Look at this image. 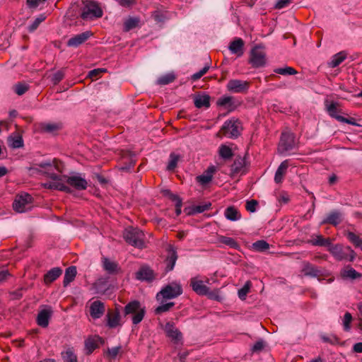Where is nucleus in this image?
Here are the masks:
<instances>
[{
	"label": "nucleus",
	"instance_id": "obj_1",
	"mask_svg": "<svg viewBox=\"0 0 362 362\" xmlns=\"http://www.w3.org/2000/svg\"><path fill=\"white\" fill-rule=\"evenodd\" d=\"M53 160L52 163H44L40 165L41 173L47 175L52 179L51 181L43 184L45 188L58 189L60 191L69 192V188L64 183L62 175H59L60 172L58 164Z\"/></svg>",
	"mask_w": 362,
	"mask_h": 362
},
{
	"label": "nucleus",
	"instance_id": "obj_2",
	"mask_svg": "<svg viewBox=\"0 0 362 362\" xmlns=\"http://www.w3.org/2000/svg\"><path fill=\"white\" fill-rule=\"evenodd\" d=\"M297 147V141L293 133L284 131L281 133L277 151L281 156L291 155Z\"/></svg>",
	"mask_w": 362,
	"mask_h": 362
},
{
	"label": "nucleus",
	"instance_id": "obj_3",
	"mask_svg": "<svg viewBox=\"0 0 362 362\" xmlns=\"http://www.w3.org/2000/svg\"><path fill=\"white\" fill-rule=\"evenodd\" d=\"M103 11L98 4L93 0H83V8L80 14L81 18L85 21L93 20L100 18Z\"/></svg>",
	"mask_w": 362,
	"mask_h": 362
},
{
	"label": "nucleus",
	"instance_id": "obj_4",
	"mask_svg": "<svg viewBox=\"0 0 362 362\" xmlns=\"http://www.w3.org/2000/svg\"><path fill=\"white\" fill-rule=\"evenodd\" d=\"M124 238L129 244L135 247L141 249L146 247L144 234L139 228L132 227L126 228Z\"/></svg>",
	"mask_w": 362,
	"mask_h": 362
},
{
	"label": "nucleus",
	"instance_id": "obj_5",
	"mask_svg": "<svg viewBox=\"0 0 362 362\" xmlns=\"http://www.w3.org/2000/svg\"><path fill=\"white\" fill-rule=\"evenodd\" d=\"M241 129L242 127L240 121L235 119H230L224 122L218 134H221L228 138L234 139L237 138L240 135Z\"/></svg>",
	"mask_w": 362,
	"mask_h": 362
},
{
	"label": "nucleus",
	"instance_id": "obj_6",
	"mask_svg": "<svg viewBox=\"0 0 362 362\" xmlns=\"http://www.w3.org/2000/svg\"><path fill=\"white\" fill-rule=\"evenodd\" d=\"M329 251L337 260H348L352 262L355 258V252L349 246L344 247L340 245H332Z\"/></svg>",
	"mask_w": 362,
	"mask_h": 362
},
{
	"label": "nucleus",
	"instance_id": "obj_7",
	"mask_svg": "<svg viewBox=\"0 0 362 362\" xmlns=\"http://www.w3.org/2000/svg\"><path fill=\"white\" fill-rule=\"evenodd\" d=\"M125 315H132V320L133 324L137 325L143 320L145 310L141 307L139 302L132 301L128 303L124 308Z\"/></svg>",
	"mask_w": 362,
	"mask_h": 362
},
{
	"label": "nucleus",
	"instance_id": "obj_8",
	"mask_svg": "<svg viewBox=\"0 0 362 362\" xmlns=\"http://www.w3.org/2000/svg\"><path fill=\"white\" fill-rule=\"evenodd\" d=\"M32 197L28 194H22L16 196L13 208L18 213H23L32 209Z\"/></svg>",
	"mask_w": 362,
	"mask_h": 362
},
{
	"label": "nucleus",
	"instance_id": "obj_9",
	"mask_svg": "<svg viewBox=\"0 0 362 362\" xmlns=\"http://www.w3.org/2000/svg\"><path fill=\"white\" fill-rule=\"evenodd\" d=\"M182 288L180 284L177 283H172L164 288L157 294L158 300L160 298L164 299H172L177 297L182 293Z\"/></svg>",
	"mask_w": 362,
	"mask_h": 362
},
{
	"label": "nucleus",
	"instance_id": "obj_10",
	"mask_svg": "<svg viewBox=\"0 0 362 362\" xmlns=\"http://www.w3.org/2000/svg\"><path fill=\"white\" fill-rule=\"evenodd\" d=\"M250 62L255 68L265 65L266 54L261 47L256 46L252 49Z\"/></svg>",
	"mask_w": 362,
	"mask_h": 362
},
{
	"label": "nucleus",
	"instance_id": "obj_11",
	"mask_svg": "<svg viewBox=\"0 0 362 362\" xmlns=\"http://www.w3.org/2000/svg\"><path fill=\"white\" fill-rule=\"evenodd\" d=\"M64 183L67 182L78 190L86 189L88 183L86 179L79 173H74L70 176H62Z\"/></svg>",
	"mask_w": 362,
	"mask_h": 362
},
{
	"label": "nucleus",
	"instance_id": "obj_12",
	"mask_svg": "<svg viewBox=\"0 0 362 362\" xmlns=\"http://www.w3.org/2000/svg\"><path fill=\"white\" fill-rule=\"evenodd\" d=\"M250 87L249 82L239 79L229 80L226 88L228 91L234 93H246Z\"/></svg>",
	"mask_w": 362,
	"mask_h": 362
},
{
	"label": "nucleus",
	"instance_id": "obj_13",
	"mask_svg": "<svg viewBox=\"0 0 362 362\" xmlns=\"http://www.w3.org/2000/svg\"><path fill=\"white\" fill-rule=\"evenodd\" d=\"M52 314V310L50 307H45L40 311L37 317V325L42 327H47Z\"/></svg>",
	"mask_w": 362,
	"mask_h": 362
},
{
	"label": "nucleus",
	"instance_id": "obj_14",
	"mask_svg": "<svg viewBox=\"0 0 362 362\" xmlns=\"http://www.w3.org/2000/svg\"><path fill=\"white\" fill-rule=\"evenodd\" d=\"M216 104L228 112H231L237 107V104L232 96L224 95L218 99Z\"/></svg>",
	"mask_w": 362,
	"mask_h": 362
},
{
	"label": "nucleus",
	"instance_id": "obj_15",
	"mask_svg": "<svg viewBox=\"0 0 362 362\" xmlns=\"http://www.w3.org/2000/svg\"><path fill=\"white\" fill-rule=\"evenodd\" d=\"M91 35L92 33L89 31L78 34L68 40L67 45L71 47H77L85 42L91 36Z\"/></svg>",
	"mask_w": 362,
	"mask_h": 362
},
{
	"label": "nucleus",
	"instance_id": "obj_16",
	"mask_svg": "<svg viewBox=\"0 0 362 362\" xmlns=\"http://www.w3.org/2000/svg\"><path fill=\"white\" fill-rule=\"evenodd\" d=\"M164 330L166 335L175 342H179L182 340L181 332L174 326L171 322H167L164 326Z\"/></svg>",
	"mask_w": 362,
	"mask_h": 362
},
{
	"label": "nucleus",
	"instance_id": "obj_17",
	"mask_svg": "<svg viewBox=\"0 0 362 362\" xmlns=\"http://www.w3.org/2000/svg\"><path fill=\"white\" fill-rule=\"evenodd\" d=\"M217 168L214 165L209 166L202 175L197 177V180L202 185H206L209 183L216 172Z\"/></svg>",
	"mask_w": 362,
	"mask_h": 362
},
{
	"label": "nucleus",
	"instance_id": "obj_18",
	"mask_svg": "<svg viewBox=\"0 0 362 362\" xmlns=\"http://www.w3.org/2000/svg\"><path fill=\"white\" fill-rule=\"evenodd\" d=\"M191 286L193 291L199 295H207L209 293V288L204 284L203 281L197 277L191 279Z\"/></svg>",
	"mask_w": 362,
	"mask_h": 362
},
{
	"label": "nucleus",
	"instance_id": "obj_19",
	"mask_svg": "<svg viewBox=\"0 0 362 362\" xmlns=\"http://www.w3.org/2000/svg\"><path fill=\"white\" fill-rule=\"evenodd\" d=\"M105 312L104 304L99 301L95 300L93 302L90 306V314L92 317L95 319L100 318Z\"/></svg>",
	"mask_w": 362,
	"mask_h": 362
},
{
	"label": "nucleus",
	"instance_id": "obj_20",
	"mask_svg": "<svg viewBox=\"0 0 362 362\" xmlns=\"http://www.w3.org/2000/svg\"><path fill=\"white\" fill-rule=\"evenodd\" d=\"M341 276L344 279L354 280L361 276V274L350 267H344L340 272Z\"/></svg>",
	"mask_w": 362,
	"mask_h": 362
},
{
	"label": "nucleus",
	"instance_id": "obj_21",
	"mask_svg": "<svg viewBox=\"0 0 362 362\" xmlns=\"http://www.w3.org/2000/svg\"><path fill=\"white\" fill-rule=\"evenodd\" d=\"M243 40L241 38H237L230 42L229 49L233 54H236L240 57L243 54Z\"/></svg>",
	"mask_w": 362,
	"mask_h": 362
},
{
	"label": "nucleus",
	"instance_id": "obj_22",
	"mask_svg": "<svg viewBox=\"0 0 362 362\" xmlns=\"http://www.w3.org/2000/svg\"><path fill=\"white\" fill-rule=\"evenodd\" d=\"M233 145H221L219 147V155L222 158H230L236 156Z\"/></svg>",
	"mask_w": 362,
	"mask_h": 362
},
{
	"label": "nucleus",
	"instance_id": "obj_23",
	"mask_svg": "<svg viewBox=\"0 0 362 362\" xmlns=\"http://www.w3.org/2000/svg\"><path fill=\"white\" fill-rule=\"evenodd\" d=\"M325 105L326 110L327 111L329 116L335 118L338 120V117H342V116L338 115V103L335 102H330L328 100H325Z\"/></svg>",
	"mask_w": 362,
	"mask_h": 362
},
{
	"label": "nucleus",
	"instance_id": "obj_24",
	"mask_svg": "<svg viewBox=\"0 0 362 362\" xmlns=\"http://www.w3.org/2000/svg\"><path fill=\"white\" fill-rule=\"evenodd\" d=\"M177 259V256L176 252L173 250V247H170L168 250V255L166 259V270L168 272L173 269Z\"/></svg>",
	"mask_w": 362,
	"mask_h": 362
},
{
	"label": "nucleus",
	"instance_id": "obj_25",
	"mask_svg": "<svg viewBox=\"0 0 362 362\" xmlns=\"http://www.w3.org/2000/svg\"><path fill=\"white\" fill-rule=\"evenodd\" d=\"M62 269L59 267H54L50 269L45 275L44 280L45 284H50L51 282L56 280L62 274Z\"/></svg>",
	"mask_w": 362,
	"mask_h": 362
},
{
	"label": "nucleus",
	"instance_id": "obj_26",
	"mask_svg": "<svg viewBox=\"0 0 362 362\" xmlns=\"http://www.w3.org/2000/svg\"><path fill=\"white\" fill-rule=\"evenodd\" d=\"M341 221V214L338 211L330 213L321 223H330L334 226L339 224Z\"/></svg>",
	"mask_w": 362,
	"mask_h": 362
},
{
	"label": "nucleus",
	"instance_id": "obj_27",
	"mask_svg": "<svg viewBox=\"0 0 362 362\" xmlns=\"http://www.w3.org/2000/svg\"><path fill=\"white\" fill-rule=\"evenodd\" d=\"M288 167V163L286 160L283 161L279 167L278 168L277 170L276 171L275 176H274V181L276 183H280L282 180L284 174L286 172V170Z\"/></svg>",
	"mask_w": 362,
	"mask_h": 362
},
{
	"label": "nucleus",
	"instance_id": "obj_28",
	"mask_svg": "<svg viewBox=\"0 0 362 362\" xmlns=\"http://www.w3.org/2000/svg\"><path fill=\"white\" fill-rule=\"evenodd\" d=\"M194 105L197 108L209 107L210 105V97L208 95L196 96L194 98Z\"/></svg>",
	"mask_w": 362,
	"mask_h": 362
},
{
	"label": "nucleus",
	"instance_id": "obj_29",
	"mask_svg": "<svg viewBox=\"0 0 362 362\" xmlns=\"http://www.w3.org/2000/svg\"><path fill=\"white\" fill-rule=\"evenodd\" d=\"M103 267L104 269L109 274H114L118 270V266L117 263L106 257L103 258Z\"/></svg>",
	"mask_w": 362,
	"mask_h": 362
},
{
	"label": "nucleus",
	"instance_id": "obj_30",
	"mask_svg": "<svg viewBox=\"0 0 362 362\" xmlns=\"http://www.w3.org/2000/svg\"><path fill=\"white\" fill-rule=\"evenodd\" d=\"M224 215L228 220L235 221L240 218V212L233 206H229L225 210Z\"/></svg>",
	"mask_w": 362,
	"mask_h": 362
},
{
	"label": "nucleus",
	"instance_id": "obj_31",
	"mask_svg": "<svg viewBox=\"0 0 362 362\" xmlns=\"http://www.w3.org/2000/svg\"><path fill=\"white\" fill-rule=\"evenodd\" d=\"M137 279L139 280H151L153 278L152 270L148 267L141 268L136 274Z\"/></svg>",
	"mask_w": 362,
	"mask_h": 362
},
{
	"label": "nucleus",
	"instance_id": "obj_32",
	"mask_svg": "<svg viewBox=\"0 0 362 362\" xmlns=\"http://www.w3.org/2000/svg\"><path fill=\"white\" fill-rule=\"evenodd\" d=\"M303 272L305 275L313 277L317 276L321 274L320 271L317 267L310 263H305L304 264Z\"/></svg>",
	"mask_w": 362,
	"mask_h": 362
},
{
	"label": "nucleus",
	"instance_id": "obj_33",
	"mask_svg": "<svg viewBox=\"0 0 362 362\" xmlns=\"http://www.w3.org/2000/svg\"><path fill=\"white\" fill-rule=\"evenodd\" d=\"M76 275V269L75 267H70L66 269L64 278V286H66L69 284L75 278Z\"/></svg>",
	"mask_w": 362,
	"mask_h": 362
},
{
	"label": "nucleus",
	"instance_id": "obj_34",
	"mask_svg": "<svg viewBox=\"0 0 362 362\" xmlns=\"http://www.w3.org/2000/svg\"><path fill=\"white\" fill-rule=\"evenodd\" d=\"M346 57V55L344 52H339L334 55L329 62V66L332 68L337 67L339 66Z\"/></svg>",
	"mask_w": 362,
	"mask_h": 362
},
{
	"label": "nucleus",
	"instance_id": "obj_35",
	"mask_svg": "<svg viewBox=\"0 0 362 362\" xmlns=\"http://www.w3.org/2000/svg\"><path fill=\"white\" fill-rule=\"evenodd\" d=\"M140 23L139 18L129 17L124 23V30L125 31H129L130 30L137 27Z\"/></svg>",
	"mask_w": 362,
	"mask_h": 362
},
{
	"label": "nucleus",
	"instance_id": "obj_36",
	"mask_svg": "<svg viewBox=\"0 0 362 362\" xmlns=\"http://www.w3.org/2000/svg\"><path fill=\"white\" fill-rule=\"evenodd\" d=\"M8 143L10 146L13 148H19L21 147L23 144V141L22 137L18 134H15L10 136L8 138Z\"/></svg>",
	"mask_w": 362,
	"mask_h": 362
},
{
	"label": "nucleus",
	"instance_id": "obj_37",
	"mask_svg": "<svg viewBox=\"0 0 362 362\" xmlns=\"http://www.w3.org/2000/svg\"><path fill=\"white\" fill-rule=\"evenodd\" d=\"M41 128L45 132L54 133L61 128V126L57 123H45L42 124Z\"/></svg>",
	"mask_w": 362,
	"mask_h": 362
},
{
	"label": "nucleus",
	"instance_id": "obj_38",
	"mask_svg": "<svg viewBox=\"0 0 362 362\" xmlns=\"http://www.w3.org/2000/svg\"><path fill=\"white\" fill-rule=\"evenodd\" d=\"M246 160H234L233 163L231 165V172L238 173L243 170Z\"/></svg>",
	"mask_w": 362,
	"mask_h": 362
},
{
	"label": "nucleus",
	"instance_id": "obj_39",
	"mask_svg": "<svg viewBox=\"0 0 362 362\" xmlns=\"http://www.w3.org/2000/svg\"><path fill=\"white\" fill-rule=\"evenodd\" d=\"M352 320L353 318L351 313L346 312L341 319V324L344 331L349 332L351 330V323Z\"/></svg>",
	"mask_w": 362,
	"mask_h": 362
},
{
	"label": "nucleus",
	"instance_id": "obj_40",
	"mask_svg": "<svg viewBox=\"0 0 362 362\" xmlns=\"http://www.w3.org/2000/svg\"><path fill=\"white\" fill-rule=\"evenodd\" d=\"M62 356L64 362H77L76 356L71 349H68L64 352H62Z\"/></svg>",
	"mask_w": 362,
	"mask_h": 362
},
{
	"label": "nucleus",
	"instance_id": "obj_41",
	"mask_svg": "<svg viewBox=\"0 0 362 362\" xmlns=\"http://www.w3.org/2000/svg\"><path fill=\"white\" fill-rule=\"evenodd\" d=\"M175 78L174 74L169 73L161 76L158 78V83L160 85H167L172 83Z\"/></svg>",
	"mask_w": 362,
	"mask_h": 362
},
{
	"label": "nucleus",
	"instance_id": "obj_42",
	"mask_svg": "<svg viewBox=\"0 0 362 362\" xmlns=\"http://www.w3.org/2000/svg\"><path fill=\"white\" fill-rule=\"evenodd\" d=\"M252 248L257 252H264L269 248V245L264 240H258L252 244Z\"/></svg>",
	"mask_w": 362,
	"mask_h": 362
},
{
	"label": "nucleus",
	"instance_id": "obj_43",
	"mask_svg": "<svg viewBox=\"0 0 362 362\" xmlns=\"http://www.w3.org/2000/svg\"><path fill=\"white\" fill-rule=\"evenodd\" d=\"M120 317L117 313H115L108 315L107 324L110 327H115L119 325Z\"/></svg>",
	"mask_w": 362,
	"mask_h": 362
},
{
	"label": "nucleus",
	"instance_id": "obj_44",
	"mask_svg": "<svg viewBox=\"0 0 362 362\" xmlns=\"http://www.w3.org/2000/svg\"><path fill=\"white\" fill-rule=\"evenodd\" d=\"M274 72L281 75H294L297 74V71L291 66L277 68L274 69Z\"/></svg>",
	"mask_w": 362,
	"mask_h": 362
},
{
	"label": "nucleus",
	"instance_id": "obj_45",
	"mask_svg": "<svg viewBox=\"0 0 362 362\" xmlns=\"http://www.w3.org/2000/svg\"><path fill=\"white\" fill-rule=\"evenodd\" d=\"M348 239L357 247L362 250V239L354 233H349L347 235Z\"/></svg>",
	"mask_w": 362,
	"mask_h": 362
},
{
	"label": "nucleus",
	"instance_id": "obj_46",
	"mask_svg": "<svg viewBox=\"0 0 362 362\" xmlns=\"http://www.w3.org/2000/svg\"><path fill=\"white\" fill-rule=\"evenodd\" d=\"M251 284L250 281H247L243 288L238 290V297L241 300H245L247 294L249 293L250 289Z\"/></svg>",
	"mask_w": 362,
	"mask_h": 362
},
{
	"label": "nucleus",
	"instance_id": "obj_47",
	"mask_svg": "<svg viewBox=\"0 0 362 362\" xmlns=\"http://www.w3.org/2000/svg\"><path fill=\"white\" fill-rule=\"evenodd\" d=\"M45 19V16L42 14L40 15L38 17H37L33 23L28 27V30L30 32H33L35 30L39 25L44 21Z\"/></svg>",
	"mask_w": 362,
	"mask_h": 362
},
{
	"label": "nucleus",
	"instance_id": "obj_48",
	"mask_svg": "<svg viewBox=\"0 0 362 362\" xmlns=\"http://www.w3.org/2000/svg\"><path fill=\"white\" fill-rule=\"evenodd\" d=\"M220 241L222 243L228 245L233 248H235L238 247V243H236V241L234 239L229 237L222 236L220 238Z\"/></svg>",
	"mask_w": 362,
	"mask_h": 362
},
{
	"label": "nucleus",
	"instance_id": "obj_49",
	"mask_svg": "<svg viewBox=\"0 0 362 362\" xmlns=\"http://www.w3.org/2000/svg\"><path fill=\"white\" fill-rule=\"evenodd\" d=\"M85 346L88 352L90 353L97 347V341L93 338H88L86 340Z\"/></svg>",
	"mask_w": 362,
	"mask_h": 362
},
{
	"label": "nucleus",
	"instance_id": "obj_50",
	"mask_svg": "<svg viewBox=\"0 0 362 362\" xmlns=\"http://www.w3.org/2000/svg\"><path fill=\"white\" fill-rule=\"evenodd\" d=\"M266 346V342L263 339L258 340L252 347V351L253 353L260 352Z\"/></svg>",
	"mask_w": 362,
	"mask_h": 362
},
{
	"label": "nucleus",
	"instance_id": "obj_51",
	"mask_svg": "<svg viewBox=\"0 0 362 362\" xmlns=\"http://www.w3.org/2000/svg\"><path fill=\"white\" fill-rule=\"evenodd\" d=\"M28 90V86L24 83H18L14 86V91L18 95H23Z\"/></svg>",
	"mask_w": 362,
	"mask_h": 362
},
{
	"label": "nucleus",
	"instance_id": "obj_52",
	"mask_svg": "<svg viewBox=\"0 0 362 362\" xmlns=\"http://www.w3.org/2000/svg\"><path fill=\"white\" fill-rule=\"evenodd\" d=\"M174 305V303H165V304H163L160 306H158L155 312L156 314H160L162 313H164V312H167L168 310H169Z\"/></svg>",
	"mask_w": 362,
	"mask_h": 362
},
{
	"label": "nucleus",
	"instance_id": "obj_53",
	"mask_svg": "<svg viewBox=\"0 0 362 362\" xmlns=\"http://www.w3.org/2000/svg\"><path fill=\"white\" fill-rule=\"evenodd\" d=\"M209 69V66L208 65H206L204 68H202L199 71L194 74L192 76V79L194 81H197L202 76H203Z\"/></svg>",
	"mask_w": 362,
	"mask_h": 362
},
{
	"label": "nucleus",
	"instance_id": "obj_54",
	"mask_svg": "<svg viewBox=\"0 0 362 362\" xmlns=\"http://www.w3.org/2000/svg\"><path fill=\"white\" fill-rule=\"evenodd\" d=\"M64 76V72L62 71H58L52 75L51 80L54 84H57L63 79Z\"/></svg>",
	"mask_w": 362,
	"mask_h": 362
},
{
	"label": "nucleus",
	"instance_id": "obj_55",
	"mask_svg": "<svg viewBox=\"0 0 362 362\" xmlns=\"http://www.w3.org/2000/svg\"><path fill=\"white\" fill-rule=\"evenodd\" d=\"M104 71H105V69H95L91 70L88 73V76L92 80H95L98 78V76L101 74V73H103Z\"/></svg>",
	"mask_w": 362,
	"mask_h": 362
},
{
	"label": "nucleus",
	"instance_id": "obj_56",
	"mask_svg": "<svg viewBox=\"0 0 362 362\" xmlns=\"http://www.w3.org/2000/svg\"><path fill=\"white\" fill-rule=\"evenodd\" d=\"M257 204V202L256 200L252 199L247 202L245 207L248 211L253 213L256 211V207Z\"/></svg>",
	"mask_w": 362,
	"mask_h": 362
},
{
	"label": "nucleus",
	"instance_id": "obj_57",
	"mask_svg": "<svg viewBox=\"0 0 362 362\" xmlns=\"http://www.w3.org/2000/svg\"><path fill=\"white\" fill-rule=\"evenodd\" d=\"M338 121L339 122H344V123H347V124H351V125H354V126H357V127H360L361 125L358 124L356 119L353 117H350V118H346V117H338Z\"/></svg>",
	"mask_w": 362,
	"mask_h": 362
},
{
	"label": "nucleus",
	"instance_id": "obj_58",
	"mask_svg": "<svg viewBox=\"0 0 362 362\" xmlns=\"http://www.w3.org/2000/svg\"><path fill=\"white\" fill-rule=\"evenodd\" d=\"M121 349V346H115L111 349H108L107 355L111 358H115L118 355Z\"/></svg>",
	"mask_w": 362,
	"mask_h": 362
},
{
	"label": "nucleus",
	"instance_id": "obj_59",
	"mask_svg": "<svg viewBox=\"0 0 362 362\" xmlns=\"http://www.w3.org/2000/svg\"><path fill=\"white\" fill-rule=\"evenodd\" d=\"M121 153V158H131L136 156V154L134 151H129V150H122Z\"/></svg>",
	"mask_w": 362,
	"mask_h": 362
},
{
	"label": "nucleus",
	"instance_id": "obj_60",
	"mask_svg": "<svg viewBox=\"0 0 362 362\" xmlns=\"http://www.w3.org/2000/svg\"><path fill=\"white\" fill-rule=\"evenodd\" d=\"M291 2V0H277L275 8L277 9L283 8L287 6Z\"/></svg>",
	"mask_w": 362,
	"mask_h": 362
},
{
	"label": "nucleus",
	"instance_id": "obj_61",
	"mask_svg": "<svg viewBox=\"0 0 362 362\" xmlns=\"http://www.w3.org/2000/svg\"><path fill=\"white\" fill-rule=\"evenodd\" d=\"M172 197H173V199L176 202H175L176 214H177V215H180L181 213L182 201L176 195H172Z\"/></svg>",
	"mask_w": 362,
	"mask_h": 362
},
{
	"label": "nucleus",
	"instance_id": "obj_62",
	"mask_svg": "<svg viewBox=\"0 0 362 362\" xmlns=\"http://www.w3.org/2000/svg\"><path fill=\"white\" fill-rule=\"evenodd\" d=\"M313 244L316 245H326L329 244V240L327 239H324L322 236H317L316 239L313 240Z\"/></svg>",
	"mask_w": 362,
	"mask_h": 362
},
{
	"label": "nucleus",
	"instance_id": "obj_63",
	"mask_svg": "<svg viewBox=\"0 0 362 362\" xmlns=\"http://www.w3.org/2000/svg\"><path fill=\"white\" fill-rule=\"evenodd\" d=\"M42 3L40 0H27V5L30 8H37Z\"/></svg>",
	"mask_w": 362,
	"mask_h": 362
},
{
	"label": "nucleus",
	"instance_id": "obj_64",
	"mask_svg": "<svg viewBox=\"0 0 362 362\" xmlns=\"http://www.w3.org/2000/svg\"><path fill=\"white\" fill-rule=\"evenodd\" d=\"M211 204H204V205H202V206H197L194 211V212L196 213H202L206 210H207L208 209H209Z\"/></svg>",
	"mask_w": 362,
	"mask_h": 362
}]
</instances>
